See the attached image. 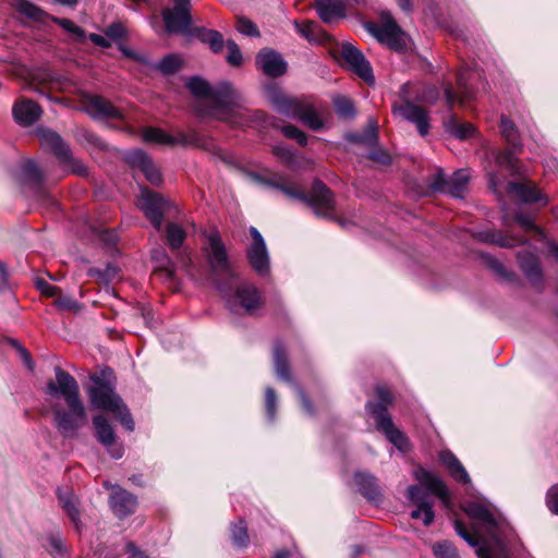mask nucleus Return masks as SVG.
<instances>
[{
	"label": "nucleus",
	"mask_w": 558,
	"mask_h": 558,
	"mask_svg": "<svg viewBox=\"0 0 558 558\" xmlns=\"http://www.w3.org/2000/svg\"><path fill=\"white\" fill-rule=\"evenodd\" d=\"M486 172L489 180V187L495 194H499V187L502 185L504 180L498 175L494 168H487Z\"/></svg>",
	"instance_id": "58"
},
{
	"label": "nucleus",
	"mask_w": 558,
	"mask_h": 558,
	"mask_svg": "<svg viewBox=\"0 0 558 558\" xmlns=\"http://www.w3.org/2000/svg\"><path fill=\"white\" fill-rule=\"evenodd\" d=\"M473 73L470 71H460L457 75L458 93L448 85L445 87V98L447 105L451 108L456 102L461 106H466L469 101L474 98L473 92L468 87V82L471 80Z\"/></svg>",
	"instance_id": "18"
},
{
	"label": "nucleus",
	"mask_w": 558,
	"mask_h": 558,
	"mask_svg": "<svg viewBox=\"0 0 558 558\" xmlns=\"http://www.w3.org/2000/svg\"><path fill=\"white\" fill-rule=\"evenodd\" d=\"M85 110L94 118L121 119V111L101 96H88L84 102Z\"/></svg>",
	"instance_id": "24"
},
{
	"label": "nucleus",
	"mask_w": 558,
	"mask_h": 558,
	"mask_svg": "<svg viewBox=\"0 0 558 558\" xmlns=\"http://www.w3.org/2000/svg\"><path fill=\"white\" fill-rule=\"evenodd\" d=\"M236 28L241 34H244L247 36H258L259 35L257 26L252 21H250L245 17L238 19Z\"/></svg>",
	"instance_id": "54"
},
{
	"label": "nucleus",
	"mask_w": 558,
	"mask_h": 558,
	"mask_svg": "<svg viewBox=\"0 0 558 558\" xmlns=\"http://www.w3.org/2000/svg\"><path fill=\"white\" fill-rule=\"evenodd\" d=\"M271 187L278 189L287 197L301 201L314 209L317 216L331 218L335 209L333 194L322 181H315L308 194H305L293 184H286L276 180L269 182Z\"/></svg>",
	"instance_id": "7"
},
{
	"label": "nucleus",
	"mask_w": 558,
	"mask_h": 558,
	"mask_svg": "<svg viewBox=\"0 0 558 558\" xmlns=\"http://www.w3.org/2000/svg\"><path fill=\"white\" fill-rule=\"evenodd\" d=\"M500 130L504 138L513 147L520 146V135L514 123L506 116H501Z\"/></svg>",
	"instance_id": "43"
},
{
	"label": "nucleus",
	"mask_w": 558,
	"mask_h": 558,
	"mask_svg": "<svg viewBox=\"0 0 558 558\" xmlns=\"http://www.w3.org/2000/svg\"><path fill=\"white\" fill-rule=\"evenodd\" d=\"M107 369L101 375H92L94 383L88 388V397L94 408L111 412L117 420L130 432L134 429V421L122 399L116 393L113 384L107 378L111 375Z\"/></svg>",
	"instance_id": "5"
},
{
	"label": "nucleus",
	"mask_w": 558,
	"mask_h": 558,
	"mask_svg": "<svg viewBox=\"0 0 558 558\" xmlns=\"http://www.w3.org/2000/svg\"><path fill=\"white\" fill-rule=\"evenodd\" d=\"M14 7L21 14L40 24H46L51 16L27 0H15Z\"/></svg>",
	"instance_id": "36"
},
{
	"label": "nucleus",
	"mask_w": 558,
	"mask_h": 558,
	"mask_svg": "<svg viewBox=\"0 0 558 558\" xmlns=\"http://www.w3.org/2000/svg\"><path fill=\"white\" fill-rule=\"evenodd\" d=\"M446 131L460 140H465L472 136L475 132L471 123H460L456 116H451L445 122Z\"/></svg>",
	"instance_id": "40"
},
{
	"label": "nucleus",
	"mask_w": 558,
	"mask_h": 558,
	"mask_svg": "<svg viewBox=\"0 0 558 558\" xmlns=\"http://www.w3.org/2000/svg\"><path fill=\"white\" fill-rule=\"evenodd\" d=\"M438 90L430 86L405 83L399 90V100L392 104V113L416 125L418 133L425 136L429 131L427 111L420 104H435Z\"/></svg>",
	"instance_id": "3"
},
{
	"label": "nucleus",
	"mask_w": 558,
	"mask_h": 558,
	"mask_svg": "<svg viewBox=\"0 0 558 558\" xmlns=\"http://www.w3.org/2000/svg\"><path fill=\"white\" fill-rule=\"evenodd\" d=\"M151 257L154 260L159 263L157 272L163 276L167 279H172L174 276V266L171 259L167 256V254L162 250H154L151 252Z\"/></svg>",
	"instance_id": "41"
},
{
	"label": "nucleus",
	"mask_w": 558,
	"mask_h": 558,
	"mask_svg": "<svg viewBox=\"0 0 558 558\" xmlns=\"http://www.w3.org/2000/svg\"><path fill=\"white\" fill-rule=\"evenodd\" d=\"M37 135L43 146L50 148L59 160L69 168V172L85 177L88 173L84 162L74 157L69 146L63 142L59 134L48 129H38Z\"/></svg>",
	"instance_id": "9"
},
{
	"label": "nucleus",
	"mask_w": 558,
	"mask_h": 558,
	"mask_svg": "<svg viewBox=\"0 0 558 558\" xmlns=\"http://www.w3.org/2000/svg\"><path fill=\"white\" fill-rule=\"evenodd\" d=\"M41 108L35 101L26 98L17 99L12 108L15 122L22 126L34 124L41 117Z\"/></svg>",
	"instance_id": "21"
},
{
	"label": "nucleus",
	"mask_w": 558,
	"mask_h": 558,
	"mask_svg": "<svg viewBox=\"0 0 558 558\" xmlns=\"http://www.w3.org/2000/svg\"><path fill=\"white\" fill-rule=\"evenodd\" d=\"M232 539L234 545L245 547L248 542V534L245 525H234L232 530Z\"/></svg>",
	"instance_id": "52"
},
{
	"label": "nucleus",
	"mask_w": 558,
	"mask_h": 558,
	"mask_svg": "<svg viewBox=\"0 0 558 558\" xmlns=\"http://www.w3.org/2000/svg\"><path fill=\"white\" fill-rule=\"evenodd\" d=\"M12 343L17 349V351L20 353V356L23 360V362L27 365V367L29 369H33L34 368V362L32 360V356H31L29 352L24 347H22L20 343H17L15 340H12Z\"/></svg>",
	"instance_id": "60"
},
{
	"label": "nucleus",
	"mask_w": 558,
	"mask_h": 558,
	"mask_svg": "<svg viewBox=\"0 0 558 558\" xmlns=\"http://www.w3.org/2000/svg\"><path fill=\"white\" fill-rule=\"evenodd\" d=\"M281 131L286 137L296 141L301 146H305L307 144L306 134L299 128L288 124L282 126Z\"/></svg>",
	"instance_id": "49"
},
{
	"label": "nucleus",
	"mask_w": 558,
	"mask_h": 558,
	"mask_svg": "<svg viewBox=\"0 0 558 558\" xmlns=\"http://www.w3.org/2000/svg\"><path fill=\"white\" fill-rule=\"evenodd\" d=\"M49 21L59 24L65 32L70 33L77 39L82 40L84 38V31L75 25L71 20L50 16Z\"/></svg>",
	"instance_id": "48"
},
{
	"label": "nucleus",
	"mask_w": 558,
	"mask_h": 558,
	"mask_svg": "<svg viewBox=\"0 0 558 558\" xmlns=\"http://www.w3.org/2000/svg\"><path fill=\"white\" fill-rule=\"evenodd\" d=\"M408 497L411 501L417 504V508L412 510L411 518L413 520H422L423 523H432L434 521V511L429 504L422 501V489L412 485L408 488Z\"/></svg>",
	"instance_id": "29"
},
{
	"label": "nucleus",
	"mask_w": 558,
	"mask_h": 558,
	"mask_svg": "<svg viewBox=\"0 0 558 558\" xmlns=\"http://www.w3.org/2000/svg\"><path fill=\"white\" fill-rule=\"evenodd\" d=\"M276 402H277V396L272 388L268 387L265 391V403H266V411L270 420L275 418L276 415Z\"/></svg>",
	"instance_id": "55"
},
{
	"label": "nucleus",
	"mask_w": 558,
	"mask_h": 558,
	"mask_svg": "<svg viewBox=\"0 0 558 558\" xmlns=\"http://www.w3.org/2000/svg\"><path fill=\"white\" fill-rule=\"evenodd\" d=\"M500 525H454L456 533L474 547L480 558H509Z\"/></svg>",
	"instance_id": "6"
},
{
	"label": "nucleus",
	"mask_w": 558,
	"mask_h": 558,
	"mask_svg": "<svg viewBox=\"0 0 558 558\" xmlns=\"http://www.w3.org/2000/svg\"><path fill=\"white\" fill-rule=\"evenodd\" d=\"M298 33L311 44H326L330 40V36L315 21H305L299 23L294 21Z\"/></svg>",
	"instance_id": "31"
},
{
	"label": "nucleus",
	"mask_w": 558,
	"mask_h": 558,
	"mask_svg": "<svg viewBox=\"0 0 558 558\" xmlns=\"http://www.w3.org/2000/svg\"><path fill=\"white\" fill-rule=\"evenodd\" d=\"M266 95L276 111L299 119L313 131L322 130L329 116L327 106L315 104L306 98L288 97L276 86L268 87Z\"/></svg>",
	"instance_id": "4"
},
{
	"label": "nucleus",
	"mask_w": 558,
	"mask_h": 558,
	"mask_svg": "<svg viewBox=\"0 0 558 558\" xmlns=\"http://www.w3.org/2000/svg\"><path fill=\"white\" fill-rule=\"evenodd\" d=\"M93 423L98 441L108 448L112 458L120 459L123 454V449L121 446L114 445L116 435L108 420L102 415H96L93 418Z\"/></svg>",
	"instance_id": "19"
},
{
	"label": "nucleus",
	"mask_w": 558,
	"mask_h": 558,
	"mask_svg": "<svg viewBox=\"0 0 558 558\" xmlns=\"http://www.w3.org/2000/svg\"><path fill=\"white\" fill-rule=\"evenodd\" d=\"M166 240L172 251L178 250L185 240V231L177 223H169L166 230Z\"/></svg>",
	"instance_id": "42"
},
{
	"label": "nucleus",
	"mask_w": 558,
	"mask_h": 558,
	"mask_svg": "<svg viewBox=\"0 0 558 558\" xmlns=\"http://www.w3.org/2000/svg\"><path fill=\"white\" fill-rule=\"evenodd\" d=\"M186 86L196 98L195 110L199 117L239 124L235 119L243 107V99L230 83L222 82L211 88L205 80L192 77Z\"/></svg>",
	"instance_id": "2"
},
{
	"label": "nucleus",
	"mask_w": 558,
	"mask_h": 558,
	"mask_svg": "<svg viewBox=\"0 0 558 558\" xmlns=\"http://www.w3.org/2000/svg\"><path fill=\"white\" fill-rule=\"evenodd\" d=\"M441 463L447 468L449 474L459 483L469 484L471 478L458 460V458L449 450H444L439 453Z\"/></svg>",
	"instance_id": "33"
},
{
	"label": "nucleus",
	"mask_w": 558,
	"mask_h": 558,
	"mask_svg": "<svg viewBox=\"0 0 558 558\" xmlns=\"http://www.w3.org/2000/svg\"><path fill=\"white\" fill-rule=\"evenodd\" d=\"M202 250L210 270L215 275L234 276L227 247L217 231L206 234V242Z\"/></svg>",
	"instance_id": "10"
},
{
	"label": "nucleus",
	"mask_w": 558,
	"mask_h": 558,
	"mask_svg": "<svg viewBox=\"0 0 558 558\" xmlns=\"http://www.w3.org/2000/svg\"><path fill=\"white\" fill-rule=\"evenodd\" d=\"M376 392L379 400L378 403L368 402L366 404V411L375 418L377 429L381 430L389 441L399 450L405 451L408 449V439L404 434L395 426L387 412V408L392 403L393 397L385 387H377Z\"/></svg>",
	"instance_id": "8"
},
{
	"label": "nucleus",
	"mask_w": 558,
	"mask_h": 558,
	"mask_svg": "<svg viewBox=\"0 0 558 558\" xmlns=\"http://www.w3.org/2000/svg\"><path fill=\"white\" fill-rule=\"evenodd\" d=\"M257 66L268 76L277 77L286 73L287 63L282 57L270 49H264L256 57Z\"/></svg>",
	"instance_id": "22"
},
{
	"label": "nucleus",
	"mask_w": 558,
	"mask_h": 558,
	"mask_svg": "<svg viewBox=\"0 0 558 558\" xmlns=\"http://www.w3.org/2000/svg\"><path fill=\"white\" fill-rule=\"evenodd\" d=\"M36 287L43 294L47 296H54L58 293V288L53 284H50L45 279H37Z\"/></svg>",
	"instance_id": "59"
},
{
	"label": "nucleus",
	"mask_w": 558,
	"mask_h": 558,
	"mask_svg": "<svg viewBox=\"0 0 558 558\" xmlns=\"http://www.w3.org/2000/svg\"><path fill=\"white\" fill-rule=\"evenodd\" d=\"M106 35L113 39L121 38L124 35V28L120 24L110 25L107 28Z\"/></svg>",
	"instance_id": "61"
},
{
	"label": "nucleus",
	"mask_w": 558,
	"mask_h": 558,
	"mask_svg": "<svg viewBox=\"0 0 558 558\" xmlns=\"http://www.w3.org/2000/svg\"><path fill=\"white\" fill-rule=\"evenodd\" d=\"M514 220L524 231L534 232L539 239L544 238L543 231L535 226L534 219L531 216L519 213L514 216Z\"/></svg>",
	"instance_id": "47"
},
{
	"label": "nucleus",
	"mask_w": 558,
	"mask_h": 558,
	"mask_svg": "<svg viewBox=\"0 0 558 558\" xmlns=\"http://www.w3.org/2000/svg\"><path fill=\"white\" fill-rule=\"evenodd\" d=\"M228 304L233 312L243 311L253 315L263 304L260 294L254 284H239L232 294L228 295Z\"/></svg>",
	"instance_id": "12"
},
{
	"label": "nucleus",
	"mask_w": 558,
	"mask_h": 558,
	"mask_svg": "<svg viewBox=\"0 0 558 558\" xmlns=\"http://www.w3.org/2000/svg\"><path fill=\"white\" fill-rule=\"evenodd\" d=\"M477 238L482 242L493 243L501 247H513L522 243L521 239L504 235L497 230L480 232Z\"/></svg>",
	"instance_id": "37"
},
{
	"label": "nucleus",
	"mask_w": 558,
	"mask_h": 558,
	"mask_svg": "<svg viewBox=\"0 0 558 558\" xmlns=\"http://www.w3.org/2000/svg\"><path fill=\"white\" fill-rule=\"evenodd\" d=\"M377 125L375 121H371L369 123V130L364 136L351 134L348 135V138L352 142H371L375 138L376 135Z\"/></svg>",
	"instance_id": "57"
},
{
	"label": "nucleus",
	"mask_w": 558,
	"mask_h": 558,
	"mask_svg": "<svg viewBox=\"0 0 558 558\" xmlns=\"http://www.w3.org/2000/svg\"><path fill=\"white\" fill-rule=\"evenodd\" d=\"M518 259L521 269L525 274L526 278L533 283L537 284L542 280V270L539 267L537 256L530 251H522L518 254Z\"/></svg>",
	"instance_id": "32"
},
{
	"label": "nucleus",
	"mask_w": 558,
	"mask_h": 558,
	"mask_svg": "<svg viewBox=\"0 0 558 558\" xmlns=\"http://www.w3.org/2000/svg\"><path fill=\"white\" fill-rule=\"evenodd\" d=\"M469 172L466 170H458L450 179L446 178L442 170H438L430 183V187L436 191L447 192L454 197H462L469 183Z\"/></svg>",
	"instance_id": "15"
},
{
	"label": "nucleus",
	"mask_w": 558,
	"mask_h": 558,
	"mask_svg": "<svg viewBox=\"0 0 558 558\" xmlns=\"http://www.w3.org/2000/svg\"><path fill=\"white\" fill-rule=\"evenodd\" d=\"M415 478L432 494L438 496L442 500L448 498V489L445 482L436 474L423 469L417 468L414 472Z\"/></svg>",
	"instance_id": "26"
},
{
	"label": "nucleus",
	"mask_w": 558,
	"mask_h": 558,
	"mask_svg": "<svg viewBox=\"0 0 558 558\" xmlns=\"http://www.w3.org/2000/svg\"><path fill=\"white\" fill-rule=\"evenodd\" d=\"M319 19L325 23H332L345 16V7L340 0H314Z\"/></svg>",
	"instance_id": "28"
},
{
	"label": "nucleus",
	"mask_w": 558,
	"mask_h": 558,
	"mask_svg": "<svg viewBox=\"0 0 558 558\" xmlns=\"http://www.w3.org/2000/svg\"><path fill=\"white\" fill-rule=\"evenodd\" d=\"M433 553L436 558H460L456 547L448 541L436 543Z\"/></svg>",
	"instance_id": "46"
},
{
	"label": "nucleus",
	"mask_w": 558,
	"mask_h": 558,
	"mask_svg": "<svg viewBox=\"0 0 558 558\" xmlns=\"http://www.w3.org/2000/svg\"><path fill=\"white\" fill-rule=\"evenodd\" d=\"M198 38L201 41L209 45L210 49L217 53L220 52L223 48V38L222 35L213 29H199Z\"/></svg>",
	"instance_id": "44"
},
{
	"label": "nucleus",
	"mask_w": 558,
	"mask_h": 558,
	"mask_svg": "<svg viewBox=\"0 0 558 558\" xmlns=\"http://www.w3.org/2000/svg\"><path fill=\"white\" fill-rule=\"evenodd\" d=\"M366 29L381 44L393 50L404 47L403 33L388 13L381 14V23H367Z\"/></svg>",
	"instance_id": "11"
},
{
	"label": "nucleus",
	"mask_w": 558,
	"mask_h": 558,
	"mask_svg": "<svg viewBox=\"0 0 558 558\" xmlns=\"http://www.w3.org/2000/svg\"><path fill=\"white\" fill-rule=\"evenodd\" d=\"M126 553L130 555V558H147V556L133 543L126 544Z\"/></svg>",
	"instance_id": "64"
},
{
	"label": "nucleus",
	"mask_w": 558,
	"mask_h": 558,
	"mask_svg": "<svg viewBox=\"0 0 558 558\" xmlns=\"http://www.w3.org/2000/svg\"><path fill=\"white\" fill-rule=\"evenodd\" d=\"M56 304L58 305V307L69 311L75 310L77 307L76 302L70 298H59L56 301Z\"/></svg>",
	"instance_id": "62"
},
{
	"label": "nucleus",
	"mask_w": 558,
	"mask_h": 558,
	"mask_svg": "<svg viewBox=\"0 0 558 558\" xmlns=\"http://www.w3.org/2000/svg\"><path fill=\"white\" fill-rule=\"evenodd\" d=\"M137 206L155 229L159 231L163 221L165 211L168 207L166 199L145 187L141 190Z\"/></svg>",
	"instance_id": "13"
},
{
	"label": "nucleus",
	"mask_w": 558,
	"mask_h": 558,
	"mask_svg": "<svg viewBox=\"0 0 558 558\" xmlns=\"http://www.w3.org/2000/svg\"><path fill=\"white\" fill-rule=\"evenodd\" d=\"M119 269L113 265H107L104 269L105 283L114 280L118 277Z\"/></svg>",
	"instance_id": "63"
},
{
	"label": "nucleus",
	"mask_w": 558,
	"mask_h": 558,
	"mask_svg": "<svg viewBox=\"0 0 558 558\" xmlns=\"http://www.w3.org/2000/svg\"><path fill=\"white\" fill-rule=\"evenodd\" d=\"M274 362L277 376L282 380L290 381L291 374L287 361V354L284 348L280 343H277L275 347Z\"/></svg>",
	"instance_id": "39"
},
{
	"label": "nucleus",
	"mask_w": 558,
	"mask_h": 558,
	"mask_svg": "<svg viewBox=\"0 0 558 558\" xmlns=\"http://www.w3.org/2000/svg\"><path fill=\"white\" fill-rule=\"evenodd\" d=\"M59 502L69 518L76 523L80 520L78 499L70 487H60L57 490Z\"/></svg>",
	"instance_id": "34"
},
{
	"label": "nucleus",
	"mask_w": 558,
	"mask_h": 558,
	"mask_svg": "<svg viewBox=\"0 0 558 558\" xmlns=\"http://www.w3.org/2000/svg\"><path fill=\"white\" fill-rule=\"evenodd\" d=\"M253 242L247 248V258L252 268L259 275H267L269 271V256L265 241L255 227L250 228Z\"/></svg>",
	"instance_id": "17"
},
{
	"label": "nucleus",
	"mask_w": 558,
	"mask_h": 558,
	"mask_svg": "<svg viewBox=\"0 0 558 558\" xmlns=\"http://www.w3.org/2000/svg\"><path fill=\"white\" fill-rule=\"evenodd\" d=\"M355 483L360 493L373 504H378L383 499L381 492L376 483V478L367 473H355Z\"/></svg>",
	"instance_id": "30"
},
{
	"label": "nucleus",
	"mask_w": 558,
	"mask_h": 558,
	"mask_svg": "<svg viewBox=\"0 0 558 558\" xmlns=\"http://www.w3.org/2000/svg\"><path fill=\"white\" fill-rule=\"evenodd\" d=\"M495 165L498 169L507 171L510 175L520 174L518 159L511 150L498 151L495 156Z\"/></svg>",
	"instance_id": "38"
},
{
	"label": "nucleus",
	"mask_w": 558,
	"mask_h": 558,
	"mask_svg": "<svg viewBox=\"0 0 558 558\" xmlns=\"http://www.w3.org/2000/svg\"><path fill=\"white\" fill-rule=\"evenodd\" d=\"M274 154L288 167L294 169L295 156L288 147L278 145L274 148Z\"/></svg>",
	"instance_id": "51"
},
{
	"label": "nucleus",
	"mask_w": 558,
	"mask_h": 558,
	"mask_svg": "<svg viewBox=\"0 0 558 558\" xmlns=\"http://www.w3.org/2000/svg\"><path fill=\"white\" fill-rule=\"evenodd\" d=\"M465 512L471 519L478 520L481 523H498L500 520L489 506L481 502H470L465 507Z\"/></svg>",
	"instance_id": "35"
},
{
	"label": "nucleus",
	"mask_w": 558,
	"mask_h": 558,
	"mask_svg": "<svg viewBox=\"0 0 558 558\" xmlns=\"http://www.w3.org/2000/svg\"><path fill=\"white\" fill-rule=\"evenodd\" d=\"M335 109L338 116L342 118H352L355 113L353 102L344 96L333 98Z\"/></svg>",
	"instance_id": "45"
},
{
	"label": "nucleus",
	"mask_w": 558,
	"mask_h": 558,
	"mask_svg": "<svg viewBox=\"0 0 558 558\" xmlns=\"http://www.w3.org/2000/svg\"><path fill=\"white\" fill-rule=\"evenodd\" d=\"M181 65L180 58L177 56H167L158 64V70L165 74L175 72Z\"/></svg>",
	"instance_id": "50"
},
{
	"label": "nucleus",
	"mask_w": 558,
	"mask_h": 558,
	"mask_svg": "<svg viewBox=\"0 0 558 558\" xmlns=\"http://www.w3.org/2000/svg\"><path fill=\"white\" fill-rule=\"evenodd\" d=\"M546 506L550 512L558 514V483L553 485L546 494Z\"/></svg>",
	"instance_id": "56"
},
{
	"label": "nucleus",
	"mask_w": 558,
	"mask_h": 558,
	"mask_svg": "<svg viewBox=\"0 0 558 558\" xmlns=\"http://www.w3.org/2000/svg\"><path fill=\"white\" fill-rule=\"evenodd\" d=\"M340 58L350 66V70L359 75L367 84H374L375 77L369 62L364 54L353 45L345 43L339 51Z\"/></svg>",
	"instance_id": "14"
},
{
	"label": "nucleus",
	"mask_w": 558,
	"mask_h": 558,
	"mask_svg": "<svg viewBox=\"0 0 558 558\" xmlns=\"http://www.w3.org/2000/svg\"><path fill=\"white\" fill-rule=\"evenodd\" d=\"M110 507L118 519L122 520L135 511L137 499L134 495L117 487L110 496Z\"/></svg>",
	"instance_id": "25"
},
{
	"label": "nucleus",
	"mask_w": 558,
	"mask_h": 558,
	"mask_svg": "<svg viewBox=\"0 0 558 558\" xmlns=\"http://www.w3.org/2000/svg\"><path fill=\"white\" fill-rule=\"evenodd\" d=\"M228 56L227 61L234 66H238L242 63V53L239 46L232 41H227Z\"/></svg>",
	"instance_id": "53"
},
{
	"label": "nucleus",
	"mask_w": 558,
	"mask_h": 558,
	"mask_svg": "<svg viewBox=\"0 0 558 558\" xmlns=\"http://www.w3.org/2000/svg\"><path fill=\"white\" fill-rule=\"evenodd\" d=\"M143 140L163 145H182V146H196L199 138L195 131L189 133L180 132L177 135H170L158 128H146L143 130Z\"/></svg>",
	"instance_id": "16"
},
{
	"label": "nucleus",
	"mask_w": 558,
	"mask_h": 558,
	"mask_svg": "<svg viewBox=\"0 0 558 558\" xmlns=\"http://www.w3.org/2000/svg\"><path fill=\"white\" fill-rule=\"evenodd\" d=\"M506 190L510 194H514L522 203H542L547 204V197L531 181L509 182Z\"/></svg>",
	"instance_id": "23"
},
{
	"label": "nucleus",
	"mask_w": 558,
	"mask_h": 558,
	"mask_svg": "<svg viewBox=\"0 0 558 558\" xmlns=\"http://www.w3.org/2000/svg\"><path fill=\"white\" fill-rule=\"evenodd\" d=\"M23 174L26 180L33 182L36 185V198L44 205L50 206L54 204L53 198L44 190L40 189L43 182V174L39 171L37 165L33 160H27L22 167Z\"/></svg>",
	"instance_id": "27"
},
{
	"label": "nucleus",
	"mask_w": 558,
	"mask_h": 558,
	"mask_svg": "<svg viewBox=\"0 0 558 558\" xmlns=\"http://www.w3.org/2000/svg\"><path fill=\"white\" fill-rule=\"evenodd\" d=\"M126 161L131 167L143 172L147 181L158 185L161 183V173L153 160L142 150H133L126 155Z\"/></svg>",
	"instance_id": "20"
},
{
	"label": "nucleus",
	"mask_w": 558,
	"mask_h": 558,
	"mask_svg": "<svg viewBox=\"0 0 558 558\" xmlns=\"http://www.w3.org/2000/svg\"><path fill=\"white\" fill-rule=\"evenodd\" d=\"M54 380L47 383V393L52 398L64 400V404L59 401L51 404L54 425L63 437H74L87 423L86 408L80 396V387L76 379L60 366L54 367Z\"/></svg>",
	"instance_id": "1"
}]
</instances>
